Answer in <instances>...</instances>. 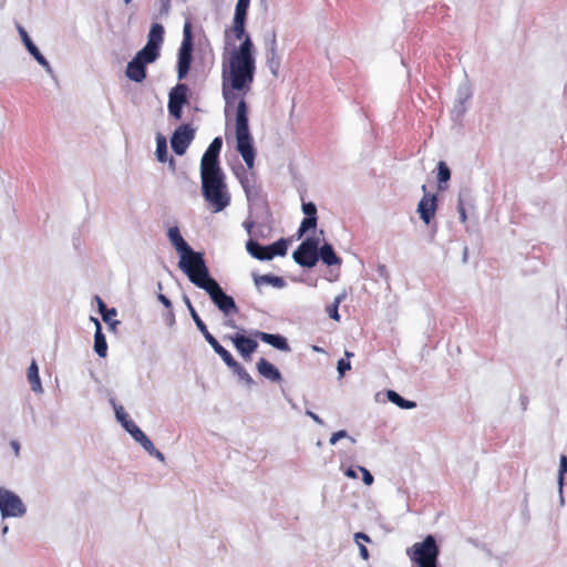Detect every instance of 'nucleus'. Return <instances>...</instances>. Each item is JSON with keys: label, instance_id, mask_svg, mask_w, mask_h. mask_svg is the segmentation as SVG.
<instances>
[{"label": "nucleus", "instance_id": "nucleus-1", "mask_svg": "<svg viewBox=\"0 0 567 567\" xmlns=\"http://www.w3.org/2000/svg\"><path fill=\"white\" fill-rule=\"evenodd\" d=\"M254 44L249 37L244 39L243 43L234 49L228 58L227 66L223 69V94L227 102L235 99V94L229 89L246 95L255 79L256 62L254 58Z\"/></svg>", "mask_w": 567, "mask_h": 567}, {"label": "nucleus", "instance_id": "nucleus-2", "mask_svg": "<svg viewBox=\"0 0 567 567\" xmlns=\"http://www.w3.org/2000/svg\"><path fill=\"white\" fill-rule=\"evenodd\" d=\"M192 266L190 271H188V279L197 287L204 289L225 315L237 312L238 309L234 299L226 295L218 282L209 276L205 260H196Z\"/></svg>", "mask_w": 567, "mask_h": 567}, {"label": "nucleus", "instance_id": "nucleus-3", "mask_svg": "<svg viewBox=\"0 0 567 567\" xmlns=\"http://www.w3.org/2000/svg\"><path fill=\"white\" fill-rule=\"evenodd\" d=\"M202 193L214 213L224 210L230 204L225 175L221 168L200 169Z\"/></svg>", "mask_w": 567, "mask_h": 567}, {"label": "nucleus", "instance_id": "nucleus-4", "mask_svg": "<svg viewBox=\"0 0 567 567\" xmlns=\"http://www.w3.org/2000/svg\"><path fill=\"white\" fill-rule=\"evenodd\" d=\"M236 140L237 151L240 153L247 167L251 169L255 162V150L248 126V106L244 97L238 102L236 111Z\"/></svg>", "mask_w": 567, "mask_h": 567}, {"label": "nucleus", "instance_id": "nucleus-5", "mask_svg": "<svg viewBox=\"0 0 567 567\" xmlns=\"http://www.w3.org/2000/svg\"><path fill=\"white\" fill-rule=\"evenodd\" d=\"M408 555L419 567H437L439 547L433 536L429 535L421 543H415Z\"/></svg>", "mask_w": 567, "mask_h": 567}, {"label": "nucleus", "instance_id": "nucleus-6", "mask_svg": "<svg viewBox=\"0 0 567 567\" xmlns=\"http://www.w3.org/2000/svg\"><path fill=\"white\" fill-rule=\"evenodd\" d=\"M167 236L175 249L181 254L179 268L188 276L192 265L196 260H204L203 254L192 250L188 244L184 240L178 227H171Z\"/></svg>", "mask_w": 567, "mask_h": 567}, {"label": "nucleus", "instance_id": "nucleus-7", "mask_svg": "<svg viewBox=\"0 0 567 567\" xmlns=\"http://www.w3.org/2000/svg\"><path fill=\"white\" fill-rule=\"evenodd\" d=\"M193 60V33L192 23L186 21L183 29V41L178 51L177 76L183 80L189 72Z\"/></svg>", "mask_w": 567, "mask_h": 567}, {"label": "nucleus", "instance_id": "nucleus-8", "mask_svg": "<svg viewBox=\"0 0 567 567\" xmlns=\"http://www.w3.org/2000/svg\"><path fill=\"white\" fill-rule=\"evenodd\" d=\"M318 246L319 239L316 237H309L303 240L297 250L293 251L295 261L301 267L311 268L316 266L319 255H318Z\"/></svg>", "mask_w": 567, "mask_h": 567}, {"label": "nucleus", "instance_id": "nucleus-9", "mask_svg": "<svg viewBox=\"0 0 567 567\" xmlns=\"http://www.w3.org/2000/svg\"><path fill=\"white\" fill-rule=\"evenodd\" d=\"M0 512L2 517H20L24 515L25 506L17 494L0 488Z\"/></svg>", "mask_w": 567, "mask_h": 567}, {"label": "nucleus", "instance_id": "nucleus-10", "mask_svg": "<svg viewBox=\"0 0 567 567\" xmlns=\"http://www.w3.org/2000/svg\"><path fill=\"white\" fill-rule=\"evenodd\" d=\"M195 131L188 124H183L177 127L171 138L173 151L177 155H183L192 143Z\"/></svg>", "mask_w": 567, "mask_h": 567}, {"label": "nucleus", "instance_id": "nucleus-11", "mask_svg": "<svg viewBox=\"0 0 567 567\" xmlns=\"http://www.w3.org/2000/svg\"><path fill=\"white\" fill-rule=\"evenodd\" d=\"M187 85L177 84L169 93L168 112L175 120L182 117L183 105L187 103Z\"/></svg>", "mask_w": 567, "mask_h": 567}, {"label": "nucleus", "instance_id": "nucleus-12", "mask_svg": "<svg viewBox=\"0 0 567 567\" xmlns=\"http://www.w3.org/2000/svg\"><path fill=\"white\" fill-rule=\"evenodd\" d=\"M224 339L230 340L234 343L236 350L246 361L251 359V354L256 351L258 347V343L255 339L246 337L241 333L225 336Z\"/></svg>", "mask_w": 567, "mask_h": 567}, {"label": "nucleus", "instance_id": "nucleus-13", "mask_svg": "<svg viewBox=\"0 0 567 567\" xmlns=\"http://www.w3.org/2000/svg\"><path fill=\"white\" fill-rule=\"evenodd\" d=\"M221 147H223L221 137H219V136L215 137L202 157L200 169L220 168L219 153H220Z\"/></svg>", "mask_w": 567, "mask_h": 567}, {"label": "nucleus", "instance_id": "nucleus-14", "mask_svg": "<svg viewBox=\"0 0 567 567\" xmlns=\"http://www.w3.org/2000/svg\"><path fill=\"white\" fill-rule=\"evenodd\" d=\"M437 208V198L433 194H427L423 196L417 205V213L420 214L421 219L429 225L431 220L435 216V212Z\"/></svg>", "mask_w": 567, "mask_h": 567}, {"label": "nucleus", "instance_id": "nucleus-15", "mask_svg": "<svg viewBox=\"0 0 567 567\" xmlns=\"http://www.w3.org/2000/svg\"><path fill=\"white\" fill-rule=\"evenodd\" d=\"M116 415L136 442H138L145 450H153V442L133 421L126 420L125 416H121L118 412H116Z\"/></svg>", "mask_w": 567, "mask_h": 567}, {"label": "nucleus", "instance_id": "nucleus-16", "mask_svg": "<svg viewBox=\"0 0 567 567\" xmlns=\"http://www.w3.org/2000/svg\"><path fill=\"white\" fill-rule=\"evenodd\" d=\"M254 336L261 341L272 346L274 348L281 350V351H290V347L282 336L279 334H271L262 331H255Z\"/></svg>", "mask_w": 567, "mask_h": 567}, {"label": "nucleus", "instance_id": "nucleus-17", "mask_svg": "<svg viewBox=\"0 0 567 567\" xmlns=\"http://www.w3.org/2000/svg\"><path fill=\"white\" fill-rule=\"evenodd\" d=\"M258 373L265 379L271 382H278L281 380V374L279 370L269 361L261 358L256 364Z\"/></svg>", "mask_w": 567, "mask_h": 567}, {"label": "nucleus", "instance_id": "nucleus-18", "mask_svg": "<svg viewBox=\"0 0 567 567\" xmlns=\"http://www.w3.org/2000/svg\"><path fill=\"white\" fill-rule=\"evenodd\" d=\"M145 63L134 58L128 62L126 68V76L134 82H142L146 78Z\"/></svg>", "mask_w": 567, "mask_h": 567}, {"label": "nucleus", "instance_id": "nucleus-19", "mask_svg": "<svg viewBox=\"0 0 567 567\" xmlns=\"http://www.w3.org/2000/svg\"><path fill=\"white\" fill-rule=\"evenodd\" d=\"M19 32L22 38V41L29 51V53L43 66L49 68V62L47 59L42 55V53L39 51V49L34 45V43L31 41L30 37L28 35L27 31L19 27Z\"/></svg>", "mask_w": 567, "mask_h": 567}, {"label": "nucleus", "instance_id": "nucleus-20", "mask_svg": "<svg viewBox=\"0 0 567 567\" xmlns=\"http://www.w3.org/2000/svg\"><path fill=\"white\" fill-rule=\"evenodd\" d=\"M247 251L256 259L259 260H270L271 254H269V246H261L259 243L249 239L246 243Z\"/></svg>", "mask_w": 567, "mask_h": 567}, {"label": "nucleus", "instance_id": "nucleus-21", "mask_svg": "<svg viewBox=\"0 0 567 567\" xmlns=\"http://www.w3.org/2000/svg\"><path fill=\"white\" fill-rule=\"evenodd\" d=\"M96 330L94 334V351L99 357L105 358L107 355V343L105 336L102 332L101 323L97 319H93Z\"/></svg>", "mask_w": 567, "mask_h": 567}, {"label": "nucleus", "instance_id": "nucleus-22", "mask_svg": "<svg viewBox=\"0 0 567 567\" xmlns=\"http://www.w3.org/2000/svg\"><path fill=\"white\" fill-rule=\"evenodd\" d=\"M319 258L327 265V266H333V265H340L341 259L336 255L332 246L330 244H324L321 246L320 249H318Z\"/></svg>", "mask_w": 567, "mask_h": 567}, {"label": "nucleus", "instance_id": "nucleus-23", "mask_svg": "<svg viewBox=\"0 0 567 567\" xmlns=\"http://www.w3.org/2000/svg\"><path fill=\"white\" fill-rule=\"evenodd\" d=\"M159 56V50L155 45L147 44L137 52L135 58L145 64L153 63Z\"/></svg>", "mask_w": 567, "mask_h": 567}, {"label": "nucleus", "instance_id": "nucleus-24", "mask_svg": "<svg viewBox=\"0 0 567 567\" xmlns=\"http://www.w3.org/2000/svg\"><path fill=\"white\" fill-rule=\"evenodd\" d=\"M164 28L159 23H153L148 32L147 44L155 45L159 50L164 41Z\"/></svg>", "mask_w": 567, "mask_h": 567}, {"label": "nucleus", "instance_id": "nucleus-25", "mask_svg": "<svg viewBox=\"0 0 567 567\" xmlns=\"http://www.w3.org/2000/svg\"><path fill=\"white\" fill-rule=\"evenodd\" d=\"M27 377L30 382L31 389L34 392H41L42 385L39 377V368L35 361H32L30 367L28 368Z\"/></svg>", "mask_w": 567, "mask_h": 567}, {"label": "nucleus", "instance_id": "nucleus-26", "mask_svg": "<svg viewBox=\"0 0 567 567\" xmlns=\"http://www.w3.org/2000/svg\"><path fill=\"white\" fill-rule=\"evenodd\" d=\"M254 281L257 287H260L261 285H265V284L271 285L276 288H282L285 286V280L281 277L274 276V275L256 276Z\"/></svg>", "mask_w": 567, "mask_h": 567}, {"label": "nucleus", "instance_id": "nucleus-27", "mask_svg": "<svg viewBox=\"0 0 567 567\" xmlns=\"http://www.w3.org/2000/svg\"><path fill=\"white\" fill-rule=\"evenodd\" d=\"M451 178V171L445 162L441 161L437 164V181H439V189L444 190L446 188L445 184Z\"/></svg>", "mask_w": 567, "mask_h": 567}, {"label": "nucleus", "instance_id": "nucleus-28", "mask_svg": "<svg viewBox=\"0 0 567 567\" xmlns=\"http://www.w3.org/2000/svg\"><path fill=\"white\" fill-rule=\"evenodd\" d=\"M386 396L392 403H394L401 409H413L416 406L415 402L403 399L399 393H396L393 390H389Z\"/></svg>", "mask_w": 567, "mask_h": 567}, {"label": "nucleus", "instance_id": "nucleus-29", "mask_svg": "<svg viewBox=\"0 0 567 567\" xmlns=\"http://www.w3.org/2000/svg\"><path fill=\"white\" fill-rule=\"evenodd\" d=\"M214 351L223 359V361L228 368L234 369L235 367H237L238 362L234 359L230 352L227 351L223 346L219 344L217 349H215Z\"/></svg>", "mask_w": 567, "mask_h": 567}, {"label": "nucleus", "instance_id": "nucleus-30", "mask_svg": "<svg viewBox=\"0 0 567 567\" xmlns=\"http://www.w3.org/2000/svg\"><path fill=\"white\" fill-rule=\"evenodd\" d=\"M317 216L305 217L298 229V238H301L305 233L317 227Z\"/></svg>", "mask_w": 567, "mask_h": 567}, {"label": "nucleus", "instance_id": "nucleus-31", "mask_svg": "<svg viewBox=\"0 0 567 567\" xmlns=\"http://www.w3.org/2000/svg\"><path fill=\"white\" fill-rule=\"evenodd\" d=\"M317 216L305 217L298 229V238H301L305 233L317 227Z\"/></svg>", "mask_w": 567, "mask_h": 567}, {"label": "nucleus", "instance_id": "nucleus-32", "mask_svg": "<svg viewBox=\"0 0 567 567\" xmlns=\"http://www.w3.org/2000/svg\"><path fill=\"white\" fill-rule=\"evenodd\" d=\"M156 157L159 162L165 163L167 159V144L164 136L157 137L156 143Z\"/></svg>", "mask_w": 567, "mask_h": 567}, {"label": "nucleus", "instance_id": "nucleus-33", "mask_svg": "<svg viewBox=\"0 0 567 567\" xmlns=\"http://www.w3.org/2000/svg\"><path fill=\"white\" fill-rule=\"evenodd\" d=\"M269 254H271V259L275 256H285L287 254V241L285 239H279L276 243L269 245Z\"/></svg>", "mask_w": 567, "mask_h": 567}, {"label": "nucleus", "instance_id": "nucleus-34", "mask_svg": "<svg viewBox=\"0 0 567 567\" xmlns=\"http://www.w3.org/2000/svg\"><path fill=\"white\" fill-rule=\"evenodd\" d=\"M250 0H238L235 8L234 19L246 20Z\"/></svg>", "mask_w": 567, "mask_h": 567}, {"label": "nucleus", "instance_id": "nucleus-35", "mask_svg": "<svg viewBox=\"0 0 567 567\" xmlns=\"http://www.w3.org/2000/svg\"><path fill=\"white\" fill-rule=\"evenodd\" d=\"M245 24H246V20L234 19L231 31L236 39L240 40L244 37L245 38L249 37L248 34H246Z\"/></svg>", "mask_w": 567, "mask_h": 567}, {"label": "nucleus", "instance_id": "nucleus-36", "mask_svg": "<svg viewBox=\"0 0 567 567\" xmlns=\"http://www.w3.org/2000/svg\"><path fill=\"white\" fill-rule=\"evenodd\" d=\"M346 358H342L338 361V372L340 377H343L347 371L351 369L350 358L353 357L352 352L346 351Z\"/></svg>", "mask_w": 567, "mask_h": 567}, {"label": "nucleus", "instance_id": "nucleus-37", "mask_svg": "<svg viewBox=\"0 0 567 567\" xmlns=\"http://www.w3.org/2000/svg\"><path fill=\"white\" fill-rule=\"evenodd\" d=\"M342 298H343L342 296L336 297L334 301L331 305L327 306V309H326L329 317L336 321L340 320L338 308H339V305H340Z\"/></svg>", "mask_w": 567, "mask_h": 567}, {"label": "nucleus", "instance_id": "nucleus-38", "mask_svg": "<svg viewBox=\"0 0 567 567\" xmlns=\"http://www.w3.org/2000/svg\"><path fill=\"white\" fill-rule=\"evenodd\" d=\"M234 371V373H236L240 380H243L246 384H252L254 383V380L252 378L250 377V374L246 371V369L240 364V363H237V367H235L234 369H231Z\"/></svg>", "mask_w": 567, "mask_h": 567}, {"label": "nucleus", "instance_id": "nucleus-39", "mask_svg": "<svg viewBox=\"0 0 567 567\" xmlns=\"http://www.w3.org/2000/svg\"><path fill=\"white\" fill-rule=\"evenodd\" d=\"M566 472H567V456L563 454V455H560V458H559L558 481H559L560 485H563L564 475H565Z\"/></svg>", "mask_w": 567, "mask_h": 567}, {"label": "nucleus", "instance_id": "nucleus-40", "mask_svg": "<svg viewBox=\"0 0 567 567\" xmlns=\"http://www.w3.org/2000/svg\"><path fill=\"white\" fill-rule=\"evenodd\" d=\"M203 333L205 340L212 346V348L215 350L220 344L217 339L208 331L207 327L200 330Z\"/></svg>", "mask_w": 567, "mask_h": 567}, {"label": "nucleus", "instance_id": "nucleus-41", "mask_svg": "<svg viewBox=\"0 0 567 567\" xmlns=\"http://www.w3.org/2000/svg\"><path fill=\"white\" fill-rule=\"evenodd\" d=\"M302 212L306 215V217L317 216V207L311 202L302 204Z\"/></svg>", "mask_w": 567, "mask_h": 567}, {"label": "nucleus", "instance_id": "nucleus-42", "mask_svg": "<svg viewBox=\"0 0 567 567\" xmlns=\"http://www.w3.org/2000/svg\"><path fill=\"white\" fill-rule=\"evenodd\" d=\"M115 316H116V309L111 308L110 310H107L106 312L103 313L102 318L106 323H111L112 326H114V324L118 323V321L112 322V318Z\"/></svg>", "mask_w": 567, "mask_h": 567}, {"label": "nucleus", "instance_id": "nucleus-43", "mask_svg": "<svg viewBox=\"0 0 567 567\" xmlns=\"http://www.w3.org/2000/svg\"><path fill=\"white\" fill-rule=\"evenodd\" d=\"M190 316L199 331L206 328V324L203 322L195 309H192Z\"/></svg>", "mask_w": 567, "mask_h": 567}, {"label": "nucleus", "instance_id": "nucleus-44", "mask_svg": "<svg viewBox=\"0 0 567 567\" xmlns=\"http://www.w3.org/2000/svg\"><path fill=\"white\" fill-rule=\"evenodd\" d=\"M360 471L362 473V480L364 484L371 485L374 481L372 474L365 467H360Z\"/></svg>", "mask_w": 567, "mask_h": 567}, {"label": "nucleus", "instance_id": "nucleus-45", "mask_svg": "<svg viewBox=\"0 0 567 567\" xmlns=\"http://www.w3.org/2000/svg\"><path fill=\"white\" fill-rule=\"evenodd\" d=\"M457 212L460 214L461 221L465 223L467 220V215H466V210H465L464 204L461 198L458 199Z\"/></svg>", "mask_w": 567, "mask_h": 567}, {"label": "nucleus", "instance_id": "nucleus-46", "mask_svg": "<svg viewBox=\"0 0 567 567\" xmlns=\"http://www.w3.org/2000/svg\"><path fill=\"white\" fill-rule=\"evenodd\" d=\"M346 436H347V432L341 430V431L334 432L331 435L329 442H330V444L334 445L340 439L346 437Z\"/></svg>", "mask_w": 567, "mask_h": 567}, {"label": "nucleus", "instance_id": "nucleus-47", "mask_svg": "<svg viewBox=\"0 0 567 567\" xmlns=\"http://www.w3.org/2000/svg\"><path fill=\"white\" fill-rule=\"evenodd\" d=\"M359 550H360V556L362 557V559L368 560L369 559L368 548L364 545L359 544Z\"/></svg>", "mask_w": 567, "mask_h": 567}, {"label": "nucleus", "instance_id": "nucleus-48", "mask_svg": "<svg viewBox=\"0 0 567 567\" xmlns=\"http://www.w3.org/2000/svg\"><path fill=\"white\" fill-rule=\"evenodd\" d=\"M151 455H154L155 457H157L158 460L161 461H164V455L162 452H159L158 450L155 449V446L153 445V450H146Z\"/></svg>", "mask_w": 567, "mask_h": 567}, {"label": "nucleus", "instance_id": "nucleus-49", "mask_svg": "<svg viewBox=\"0 0 567 567\" xmlns=\"http://www.w3.org/2000/svg\"><path fill=\"white\" fill-rule=\"evenodd\" d=\"M96 300H97L100 313L103 316V313L106 312L109 309L106 308L105 303L103 302V300L100 297H96Z\"/></svg>", "mask_w": 567, "mask_h": 567}, {"label": "nucleus", "instance_id": "nucleus-50", "mask_svg": "<svg viewBox=\"0 0 567 567\" xmlns=\"http://www.w3.org/2000/svg\"><path fill=\"white\" fill-rule=\"evenodd\" d=\"M158 299H159V301H161V302H162L166 308H171V307H172V302H171V300H169L167 297H165L164 295H159V296H158Z\"/></svg>", "mask_w": 567, "mask_h": 567}, {"label": "nucleus", "instance_id": "nucleus-51", "mask_svg": "<svg viewBox=\"0 0 567 567\" xmlns=\"http://www.w3.org/2000/svg\"><path fill=\"white\" fill-rule=\"evenodd\" d=\"M354 538H355L357 542H359V539H363L365 542H370V537L367 534H363V533H357L354 535Z\"/></svg>", "mask_w": 567, "mask_h": 567}, {"label": "nucleus", "instance_id": "nucleus-52", "mask_svg": "<svg viewBox=\"0 0 567 567\" xmlns=\"http://www.w3.org/2000/svg\"><path fill=\"white\" fill-rule=\"evenodd\" d=\"M307 414L315 421L317 422L318 424H322V420L317 415L315 414L313 412H307Z\"/></svg>", "mask_w": 567, "mask_h": 567}, {"label": "nucleus", "instance_id": "nucleus-53", "mask_svg": "<svg viewBox=\"0 0 567 567\" xmlns=\"http://www.w3.org/2000/svg\"><path fill=\"white\" fill-rule=\"evenodd\" d=\"M11 447L13 449L16 455L18 456L19 455V451H20V444L17 441H12L11 442Z\"/></svg>", "mask_w": 567, "mask_h": 567}, {"label": "nucleus", "instance_id": "nucleus-54", "mask_svg": "<svg viewBox=\"0 0 567 567\" xmlns=\"http://www.w3.org/2000/svg\"><path fill=\"white\" fill-rule=\"evenodd\" d=\"M184 300H185L186 307L188 308L189 312L192 313V309H195V308L193 307L189 298L187 296H185Z\"/></svg>", "mask_w": 567, "mask_h": 567}, {"label": "nucleus", "instance_id": "nucleus-55", "mask_svg": "<svg viewBox=\"0 0 567 567\" xmlns=\"http://www.w3.org/2000/svg\"><path fill=\"white\" fill-rule=\"evenodd\" d=\"M346 474H347V476H349V477H353V478H354V477H357L355 472H354L352 468H349V470L346 472Z\"/></svg>", "mask_w": 567, "mask_h": 567}, {"label": "nucleus", "instance_id": "nucleus-56", "mask_svg": "<svg viewBox=\"0 0 567 567\" xmlns=\"http://www.w3.org/2000/svg\"><path fill=\"white\" fill-rule=\"evenodd\" d=\"M132 0H124L126 4L131 3Z\"/></svg>", "mask_w": 567, "mask_h": 567}]
</instances>
